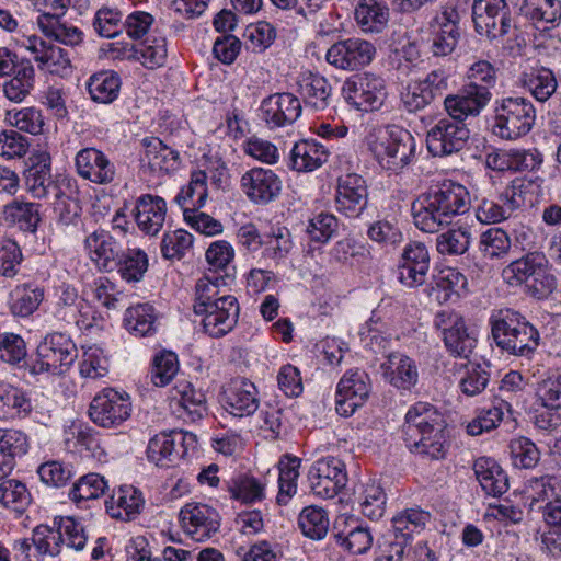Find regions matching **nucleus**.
Listing matches in <instances>:
<instances>
[{
  "instance_id": "f257e3e1",
  "label": "nucleus",
  "mask_w": 561,
  "mask_h": 561,
  "mask_svg": "<svg viewBox=\"0 0 561 561\" xmlns=\"http://www.w3.org/2000/svg\"><path fill=\"white\" fill-rule=\"evenodd\" d=\"M470 208V195L458 183L445 181L420 194L411 205L414 226L426 233H436L451 224L456 216Z\"/></svg>"
},
{
  "instance_id": "f03ea898",
  "label": "nucleus",
  "mask_w": 561,
  "mask_h": 561,
  "mask_svg": "<svg viewBox=\"0 0 561 561\" xmlns=\"http://www.w3.org/2000/svg\"><path fill=\"white\" fill-rule=\"evenodd\" d=\"M445 428L442 412L435 405L420 401L405 413L403 440L411 453L438 460L446 455Z\"/></svg>"
},
{
  "instance_id": "7ed1b4c3",
  "label": "nucleus",
  "mask_w": 561,
  "mask_h": 561,
  "mask_svg": "<svg viewBox=\"0 0 561 561\" xmlns=\"http://www.w3.org/2000/svg\"><path fill=\"white\" fill-rule=\"evenodd\" d=\"M468 82L457 94L445 98L444 106L455 118L477 116L491 100L490 88L496 82V70L486 60L474 62L467 73Z\"/></svg>"
},
{
  "instance_id": "20e7f679",
  "label": "nucleus",
  "mask_w": 561,
  "mask_h": 561,
  "mask_svg": "<svg viewBox=\"0 0 561 561\" xmlns=\"http://www.w3.org/2000/svg\"><path fill=\"white\" fill-rule=\"evenodd\" d=\"M491 327L494 343L510 355L529 356L539 345L538 330L517 311L500 310L491 318Z\"/></svg>"
},
{
  "instance_id": "39448f33",
  "label": "nucleus",
  "mask_w": 561,
  "mask_h": 561,
  "mask_svg": "<svg viewBox=\"0 0 561 561\" xmlns=\"http://www.w3.org/2000/svg\"><path fill=\"white\" fill-rule=\"evenodd\" d=\"M367 145L378 163L392 172L404 169L416 149L410 131L396 125L374 129L367 136Z\"/></svg>"
},
{
  "instance_id": "423d86ee",
  "label": "nucleus",
  "mask_w": 561,
  "mask_h": 561,
  "mask_svg": "<svg viewBox=\"0 0 561 561\" xmlns=\"http://www.w3.org/2000/svg\"><path fill=\"white\" fill-rule=\"evenodd\" d=\"M428 520L430 514L419 508H408L392 517V528L377 540L375 561H403L413 534Z\"/></svg>"
},
{
  "instance_id": "0eeeda50",
  "label": "nucleus",
  "mask_w": 561,
  "mask_h": 561,
  "mask_svg": "<svg viewBox=\"0 0 561 561\" xmlns=\"http://www.w3.org/2000/svg\"><path fill=\"white\" fill-rule=\"evenodd\" d=\"M493 133L502 139H517L528 134L536 119L533 103L523 96L496 99L493 107Z\"/></svg>"
},
{
  "instance_id": "6e6552de",
  "label": "nucleus",
  "mask_w": 561,
  "mask_h": 561,
  "mask_svg": "<svg viewBox=\"0 0 561 561\" xmlns=\"http://www.w3.org/2000/svg\"><path fill=\"white\" fill-rule=\"evenodd\" d=\"M503 278L511 286L526 284L538 298L556 288V277L548 271V260L541 252H529L511 262L503 270Z\"/></svg>"
},
{
  "instance_id": "1a4fd4ad",
  "label": "nucleus",
  "mask_w": 561,
  "mask_h": 561,
  "mask_svg": "<svg viewBox=\"0 0 561 561\" xmlns=\"http://www.w3.org/2000/svg\"><path fill=\"white\" fill-rule=\"evenodd\" d=\"M77 357V347L69 336L51 333L38 344L31 373L59 376L69 370Z\"/></svg>"
},
{
  "instance_id": "9d476101",
  "label": "nucleus",
  "mask_w": 561,
  "mask_h": 561,
  "mask_svg": "<svg viewBox=\"0 0 561 561\" xmlns=\"http://www.w3.org/2000/svg\"><path fill=\"white\" fill-rule=\"evenodd\" d=\"M342 92L348 104L363 112L379 110L388 94L385 79L371 72L348 78Z\"/></svg>"
},
{
  "instance_id": "9b49d317",
  "label": "nucleus",
  "mask_w": 561,
  "mask_h": 561,
  "mask_svg": "<svg viewBox=\"0 0 561 561\" xmlns=\"http://www.w3.org/2000/svg\"><path fill=\"white\" fill-rule=\"evenodd\" d=\"M472 21L477 33L490 39L505 36L513 26L506 0H473Z\"/></svg>"
},
{
  "instance_id": "f8f14e48",
  "label": "nucleus",
  "mask_w": 561,
  "mask_h": 561,
  "mask_svg": "<svg viewBox=\"0 0 561 561\" xmlns=\"http://www.w3.org/2000/svg\"><path fill=\"white\" fill-rule=\"evenodd\" d=\"M196 435L191 432H161L150 438L147 447L149 461L159 467H169L175 460L184 458L196 447Z\"/></svg>"
},
{
  "instance_id": "ddd939ff",
  "label": "nucleus",
  "mask_w": 561,
  "mask_h": 561,
  "mask_svg": "<svg viewBox=\"0 0 561 561\" xmlns=\"http://www.w3.org/2000/svg\"><path fill=\"white\" fill-rule=\"evenodd\" d=\"M131 412L130 398L113 388L98 393L89 408L92 422L104 428H115L129 419Z\"/></svg>"
},
{
  "instance_id": "4468645a",
  "label": "nucleus",
  "mask_w": 561,
  "mask_h": 561,
  "mask_svg": "<svg viewBox=\"0 0 561 561\" xmlns=\"http://www.w3.org/2000/svg\"><path fill=\"white\" fill-rule=\"evenodd\" d=\"M466 118L439 119L426 135V146L428 151L435 157L449 156L460 151L467 144L470 131L463 121Z\"/></svg>"
},
{
  "instance_id": "2eb2a0df",
  "label": "nucleus",
  "mask_w": 561,
  "mask_h": 561,
  "mask_svg": "<svg viewBox=\"0 0 561 561\" xmlns=\"http://www.w3.org/2000/svg\"><path fill=\"white\" fill-rule=\"evenodd\" d=\"M376 56L375 45L359 37H350L332 44L327 61L336 69L354 71L368 66Z\"/></svg>"
},
{
  "instance_id": "dca6fc26",
  "label": "nucleus",
  "mask_w": 561,
  "mask_h": 561,
  "mask_svg": "<svg viewBox=\"0 0 561 561\" xmlns=\"http://www.w3.org/2000/svg\"><path fill=\"white\" fill-rule=\"evenodd\" d=\"M25 185L27 192L34 198H48L60 194L66 186L71 190V180L64 179L61 182L54 180L51 175V158L47 151H37L30 157V168L25 173Z\"/></svg>"
},
{
  "instance_id": "f3484780",
  "label": "nucleus",
  "mask_w": 561,
  "mask_h": 561,
  "mask_svg": "<svg viewBox=\"0 0 561 561\" xmlns=\"http://www.w3.org/2000/svg\"><path fill=\"white\" fill-rule=\"evenodd\" d=\"M525 181L514 180L495 198H481L474 206L476 217L481 224H497L510 218L524 204Z\"/></svg>"
},
{
  "instance_id": "a211bd4d",
  "label": "nucleus",
  "mask_w": 561,
  "mask_h": 561,
  "mask_svg": "<svg viewBox=\"0 0 561 561\" xmlns=\"http://www.w3.org/2000/svg\"><path fill=\"white\" fill-rule=\"evenodd\" d=\"M311 492L322 499H333L347 482L345 465L335 457L317 460L308 472Z\"/></svg>"
},
{
  "instance_id": "6ab92c4d",
  "label": "nucleus",
  "mask_w": 561,
  "mask_h": 561,
  "mask_svg": "<svg viewBox=\"0 0 561 561\" xmlns=\"http://www.w3.org/2000/svg\"><path fill=\"white\" fill-rule=\"evenodd\" d=\"M203 316L205 332L211 337H222L237 324L239 317V304L234 296L222 295L221 300L194 311Z\"/></svg>"
},
{
  "instance_id": "aec40b11",
  "label": "nucleus",
  "mask_w": 561,
  "mask_h": 561,
  "mask_svg": "<svg viewBox=\"0 0 561 561\" xmlns=\"http://www.w3.org/2000/svg\"><path fill=\"white\" fill-rule=\"evenodd\" d=\"M84 249L91 262L102 273H112L117 270V262L123 255V244L108 231L99 229L84 239Z\"/></svg>"
},
{
  "instance_id": "412c9836",
  "label": "nucleus",
  "mask_w": 561,
  "mask_h": 561,
  "mask_svg": "<svg viewBox=\"0 0 561 561\" xmlns=\"http://www.w3.org/2000/svg\"><path fill=\"white\" fill-rule=\"evenodd\" d=\"M75 168L80 178L98 185H108L116 178L114 162L94 147H87L77 152Z\"/></svg>"
},
{
  "instance_id": "4be33fe9",
  "label": "nucleus",
  "mask_w": 561,
  "mask_h": 561,
  "mask_svg": "<svg viewBox=\"0 0 561 561\" xmlns=\"http://www.w3.org/2000/svg\"><path fill=\"white\" fill-rule=\"evenodd\" d=\"M241 187L251 202L266 205L279 196L283 182L271 169L252 168L242 175Z\"/></svg>"
},
{
  "instance_id": "5701e85b",
  "label": "nucleus",
  "mask_w": 561,
  "mask_h": 561,
  "mask_svg": "<svg viewBox=\"0 0 561 561\" xmlns=\"http://www.w3.org/2000/svg\"><path fill=\"white\" fill-rule=\"evenodd\" d=\"M368 191L363 176L347 173L337 180L335 205L336 209L347 217L356 218L367 206Z\"/></svg>"
},
{
  "instance_id": "b1692460",
  "label": "nucleus",
  "mask_w": 561,
  "mask_h": 561,
  "mask_svg": "<svg viewBox=\"0 0 561 561\" xmlns=\"http://www.w3.org/2000/svg\"><path fill=\"white\" fill-rule=\"evenodd\" d=\"M185 531L195 541L209 539L219 529L220 517L216 510L199 503H188L180 511Z\"/></svg>"
},
{
  "instance_id": "393cba45",
  "label": "nucleus",
  "mask_w": 561,
  "mask_h": 561,
  "mask_svg": "<svg viewBox=\"0 0 561 561\" xmlns=\"http://www.w3.org/2000/svg\"><path fill=\"white\" fill-rule=\"evenodd\" d=\"M333 536L339 546L353 554L366 553L374 542L370 528L353 516H339L333 524Z\"/></svg>"
},
{
  "instance_id": "a878e982",
  "label": "nucleus",
  "mask_w": 561,
  "mask_h": 561,
  "mask_svg": "<svg viewBox=\"0 0 561 561\" xmlns=\"http://www.w3.org/2000/svg\"><path fill=\"white\" fill-rule=\"evenodd\" d=\"M226 410L238 417L252 415L260 405L255 385L245 378L232 379L222 392Z\"/></svg>"
},
{
  "instance_id": "bb28decb",
  "label": "nucleus",
  "mask_w": 561,
  "mask_h": 561,
  "mask_svg": "<svg viewBox=\"0 0 561 561\" xmlns=\"http://www.w3.org/2000/svg\"><path fill=\"white\" fill-rule=\"evenodd\" d=\"M458 18L455 8H446L432 24L430 47L434 56L443 57L454 51L460 36Z\"/></svg>"
},
{
  "instance_id": "cd10ccee",
  "label": "nucleus",
  "mask_w": 561,
  "mask_h": 561,
  "mask_svg": "<svg viewBox=\"0 0 561 561\" xmlns=\"http://www.w3.org/2000/svg\"><path fill=\"white\" fill-rule=\"evenodd\" d=\"M380 369L385 380L399 390H411L419 381L415 362L400 352L389 353Z\"/></svg>"
},
{
  "instance_id": "c85d7f7f",
  "label": "nucleus",
  "mask_w": 561,
  "mask_h": 561,
  "mask_svg": "<svg viewBox=\"0 0 561 561\" xmlns=\"http://www.w3.org/2000/svg\"><path fill=\"white\" fill-rule=\"evenodd\" d=\"M261 111L262 118L270 126L280 127L298 119L301 104L291 93H276L263 100Z\"/></svg>"
},
{
  "instance_id": "c756f323",
  "label": "nucleus",
  "mask_w": 561,
  "mask_h": 561,
  "mask_svg": "<svg viewBox=\"0 0 561 561\" xmlns=\"http://www.w3.org/2000/svg\"><path fill=\"white\" fill-rule=\"evenodd\" d=\"M134 215L137 226L142 232L156 236L165 221L167 203L160 196L144 194L136 199Z\"/></svg>"
},
{
  "instance_id": "7c9ffc66",
  "label": "nucleus",
  "mask_w": 561,
  "mask_h": 561,
  "mask_svg": "<svg viewBox=\"0 0 561 561\" xmlns=\"http://www.w3.org/2000/svg\"><path fill=\"white\" fill-rule=\"evenodd\" d=\"M176 408L174 412L185 422H197L207 414L206 398L202 390L188 381H180L174 387Z\"/></svg>"
},
{
  "instance_id": "2f4dec72",
  "label": "nucleus",
  "mask_w": 561,
  "mask_h": 561,
  "mask_svg": "<svg viewBox=\"0 0 561 561\" xmlns=\"http://www.w3.org/2000/svg\"><path fill=\"white\" fill-rule=\"evenodd\" d=\"M328 148L316 139H302L290 150V167L299 172H310L328 161Z\"/></svg>"
},
{
  "instance_id": "473e14b6",
  "label": "nucleus",
  "mask_w": 561,
  "mask_h": 561,
  "mask_svg": "<svg viewBox=\"0 0 561 561\" xmlns=\"http://www.w3.org/2000/svg\"><path fill=\"white\" fill-rule=\"evenodd\" d=\"M145 157L153 172L170 174L180 169L182 160L178 150L156 137L145 138Z\"/></svg>"
},
{
  "instance_id": "72a5a7b5",
  "label": "nucleus",
  "mask_w": 561,
  "mask_h": 561,
  "mask_svg": "<svg viewBox=\"0 0 561 561\" xmlns=\"http://www.w3.org/2000/svg\"><path fill=\"white\" fill-rule=\"evenodd\" d=\"M389 8L383 0H359L354 18L364 33H380L389 22Z\"/></svg>"
},
{
  "instance_id": "f704fd0d",
  "label": "nucleus",
  "mask_w": 561,
  "mask_h": 561,
  "mask_svg": "<svg viewBox=\"0 0 561 561\" xmlns=\"http://www.w3.org/2000/svg\"><path fill=\"white\" fill-rule=\"evenodd\" d=\"M144 503L140 491L131 485H123L106 501V512L113 518L127 522L136 518Z\"/></svg>"
},
{
  "instance_id": "c9c22d12",
  "label": "nucleus",
  "mask_w": 561,
  "mask_h": 561,
  "mask_svg": "<svg viewBox=\"0 0 561 561\" xmlns=\"http://www.w3.org/2000/svg\"><path fill=\"white\" fill-rule=\"evenodd\" d=\"M473 470L481 488L489 495L500 496L508 490V478L494 459L488 457L477 459Z\"/></svg>"
},
{
  "instance_id": "e433bc0d",
  "label": "nucleus",
  "mask_w": 561,
  "mask_h": 561,
  "mask_svg": "<svg viewBox=\"0 0 561 561\" xmlns=\"http://www.w3.org/2000/svg\"><path fill=\"white\" fill-rule=\"evenodd\" d=\"M37 25L47 37L66 46L76 47L83 43V32L75 25L62 22L57 14H41Z\"/></svg>"
},
{
  "instance_id": "4c0bfd02",
  "label": "nucleus",
  "mask_w": 561,
  "mask_h": 561,
  "mask_svg": "<svg viewBox=\"0 0 561 561\" xmlns=\"http://www.w3.org/2000/svg\"><path fill=\"white\" fill-rule=\"evenodd\" d=\"M41 204L14 201L4 206L2 215L10 225H18L23 231L35 233L41 222Z\"/></svg>"
},
{
  "instance_id": "58836bf2",
  "label": "nucleus",
  "mask_w": 561,
  "mask_h": 561,
  "mask_svg": "<svg viewBox=\"0 0 561 561\" xmlns=\"http://www.w3.org/2000/svg\"><path fill=\"white\" fill-rule=\"evenodd\" d=\"M520 82L539 102H546L556 92L558 82L554 73L545 67L533 68L524 72Z\"/></svg>"
},
{
  "instance_id": "ea45409f",
  "label": "nucleus",
  "mask_w": 561,
  "mask_h": 561,
  "mask_svg": "<svg viewBox=\"0 0 561 561\" xmlns=\"http://www.w3.org/2000/svg\"><path fill=\"white\" fill-rule=\"evenodd\" d=\"M127 58H134L149 69L159 68L167 60V39L164 37H151L133 45Z\"/></svg>"
},
{
  "instance_id": "a19ab883",
  "label": "nucleus",
  "mask_w": 561,
  "mask_h": 561,
  "mask_svg": "<svg viewBox=\"0 0 561 561\" xmlns=\"http://www.w3.org/2000/svg\"><path fill=\"white\" fill-rule=\"evenodd\" d=\"M32 496L25 483L14 478L0 479V504L22 514L31 504Z\"/></svg>"
},
{
  "instance_id": "79ce46f5",
  "label": "nucleus",
  "mask_w": 561,
  "mask_h": 561,
  "mask_svg": "<svg viewBox=\"0 0 561 561\" xmlns=\"http://www.w3.org/2000/svg\"><path fill=\"white\" fill-rule=\"evenodd\" d=\"M44 298V290L38 286L23 284L10 294V310L16 317H28L37 310Z\"/></svg>"
},
{
  "instance_id": "37998d69",
  "label": "nucleus",
  "mask_w": 561,
  "mask_h": 561,
  "mask_svg": "<svg viewBox=\"0 0 561 561\" xmlns=\"http://www.w3.org/2000/svg\"><path fill=\"white\" fill-rule=\"evenodd\" d=\"M121 87L119 77L113 71H101L90 77L88 91L96 103L108 104L117 99Z\"/></svg>"
},
{
  "instance_id": "c03bdc74",
  "label": "nucleus",
  "mask_w": 561,
  "mask_h": 561,
  "mask_svg": "<svg viewBox=\"0 0 561 561\" xmlns=\"http://www.w3.org/2000/svg\"><path fill=\"white\" fill-rule=\"evenodd\" d=\"M154 308L149 304L129 307L124 317V325L135 336L151 335L156 331Z\"/></svg>"
},
{
  "instance_id": "a18cd8bd",
  "label": "nucleus",
  "mask_w": 561,
  "mask_h": 561,
  "mask_svg": "<svg viewBox=\"0 0 561 561\" xmlns=\"http://www.w3.org/2000/svg\"><path fill=\"white\" fill-rule=\"evenodd\" d=\"M519 14L533 24L539 22L554 23L561 19V1L559 0H523Z\"/></svg>"
},
{
  "instance_id": "49530a36",
  "label": "nucleus",
  "mask_w": 561,
  "mask_h": 561,
  "mask_svg": "<svg viewBox=\"0 0 561 561\" xmlns=\"http://www.w3.org/2000/svg\"><path fill=\"white\" fill-rule=\"evenodd\" d=\"M207 198V174L198 170L191 174L190 183L182 187L175 197L178 205L185 208H201L205 205Z\"/></svg>"
},
{
  "instance_id": "de8ad7c7",
  "label": "nucleus",
  "mask_w": 561,
  "mask_h": 561,
  "mask_svg": "<svg viewBox=\"0 0 561 561\" xmlns=\"http://www.w3.org/2000/svg\"><path fill=\"white\" fill-rule=\"evenodd\" d=\"M228 491L232 499L245 504L261 502L265 497V485L255 477L244 473L231 479Z\"/></svg>"
},
{
  "instance_id": "09e8293b",
  "label": "nucleus",
  "mask_w": 561,
  "mask_h": 561,
  "mask_svg": "<svg viewBox=\"0 0 561 561\" xmlns=\"http://www.w3.org/2000/svg\"><path fill=\"white\" fill-rule=\"evenodd\" d=\"M300 462L301 460L298 457L288 455L284 456L278 462L279 492L277 494V502L280 505H285L288 499L297 491Z\"/></svg>"
},
{
  "instance_id": "8fccbe9b",
  "label": "nucleus",
  "mask_w": 561,
  "mask_h": 561,
  "mask_svg": "<svg viewBox=\"0 0 561 561\" xmlns=\"http://www.w3.org/2000/svg\"><path fill=\"white\" fill-rule=\"evenodd\" d=\"M119 276L126 282H139L148 270V256L138 248H127L117 262Z\"/></svg>"
},
{
  "instance_id": "3c124183",
  "label": "nucleus",
  "mask_w": 561,
  "mask_h": 561,
  "mask_svg": "<svg viewBox=\"0 0 561 561\" xmlns=\"http://www.w3.org/2000/svg\"><path fill=\"white\" fill-rule=\"evenodd\" d=\"M298 525L306 537L320 540L328 534L330 523L323 508L311 505L301 511Z\"/></svg>"
},
{
  "instance_id": "603ef678",
  "label": "nucleus",
  "mask_w": 561,
  "mask_h": 561,
  "mask_svg": "<svg viewBox=\"0 0 561 561\" xmlns=\"http://www.w3.org/2000/svg\"><path fill=\"white\" fill-rule=\"evenodd\" d=\"M4 122L31 135L42 134L45 124L42 112L33 106L5 111Z\"/></svg>"
},
{
  "instance_id": "864d4df0",
  "label": "nucleus",
  "mask_w": 561,
  "mask_h": 561,
  "mask_svg": "<svg viewBox=\"0 0 561 561\" xmlns=\"http://www.w3.org/2000/svg\"><path fill=\"white\" fill-rule=\"evenodd\" d=\"M263 254L279 262L290 252L293 242L290 231L286 227H272L268 233L264 234Z\"/></svg>"
},
{
  "instance_id": "5fc2aeb1",
  "label": "nucleus",
  "mask_w": 561,
  "mask_h": 561,
  "mask_svg": "<svg viewBox=\"0 0 561 561\" xmlns=\"http://www.w3.org/2000/svg\"><path fill=\"white\" fill-rule=\"evenodd\" d=\"M300 90L306 102L314 108L323 110L328 106V100L332 89L324 77L310 75L301 82Z\"/></svg>"
},
{
  "instance_id": "6e6d98bb",
  "label": "nucleus",
  "mask_w": 561,
  "mask_h": 561,
  "mask_svg": "<svg viewBox=\"0 0 561 561\" xmlns=\"http://www.w3.org/2000/svg\"><path fill=\"white\" fill-rule=\"evenodd\" d=\"M122 18L118 9L103 5L95 12L92 26L99 36L113 38L123 32Z\"/></svg>"
},
{
  "instance_id": "4d7b16f0",
  "label": "nucleus",
  "mask_w": 561,
  "mask_h": 561,
  "mask_svg": "<svg viewBox=\"0 0 561 561\" xmlns=\"http://www.w3.org/2000/svg\"><path fill=\"white\" fill-rule=\"evenodd\" d=\"M337 394L366 401L370 391L369 378L365 371L348 370L337 383Z\"/></svg>"
},
{
  "instance_id": "13d9d810",
  "label": "nucleus",
  "mask_w": 561,
  "mask_h": 561,
  "mask_svg": "<svg viewBox=\"0 0 561 561\" xmlns=\"http://www.w3.org/2000/svg\"><path fill=\"white\" fill-rule=\"evenodd\" d=\"M510 453L516 468L530 469L540 460V451L536 444L524 436L511 440Z\"/></svg>"
},
{
  "instance_id": "bf43d9fd",
  "label": "nucleus",
  "mask_w": 561,
  "mask_h": 561,
  "mask_svg": "<svg viewBox=\"0 0 561 561\" xmlns=\"http://www.w3.org/2000/svg\"><path fill=\"white\" fill-rule=\"evenodd\" d=\"M511 239L506 231L501 228H490L480 237V250L484 257L501 259L511 249Z\"/></svg>"
},
{
  "instance_id": "052dcab7",
  "label": "nucleus",
  "mask_w": 561,
  "mask_h": 561,
  "mask_svg": "<svg viewBox=\"0 0 561 561\" xmlns=\"http://www.w3.org/2000/svg\"><path fill=\"white\" fill-rule=\"evenodd\" d=\"M28 450V439L25 433L19 430L0 428V461H11L15 465V457L23 456Z\"/></svg>"
},
{
  "instance_id": "680f3d73",
  "label": "nucleus",
  "mask_w": 561,
  "mask_h": 561,
  "mask_svg": "<svg viewBox=\"0 0 561 561\" xmlns=\"http://www.w3.org/2000/svg\"><path fill=\"white\" fill-rule=\"evenodd\" d=\"M471 241L470 232L467 229H449L436 238V249L444 255L463 254Z\"/></svg>"
},
{
  "instance_id": "e2e57ef3",
  "label": "nucleus",
  "mask_w": 561,
  "mask_h": 561,
  "mask_svg": "<svg viewBox=\"0 0 561 561\" xmlns=\"http://www.w3.org/2000/svg\"><path fill=\"white\" fill-rule=\"evenodd\" d=\"M504 409L508 410V404L504 400H501L496 405L481 410L478 415L468 423V434L477 436L483 432L495 428L503 419Z\"/></svg>"
},
{
  "instance_id": "0e129e2a",
  "label": "nucleus",
  "mask_w": 561,
  "mask_h": 561,
  "mask_svg": "<svg viewBox=\"0 0 561 561\" xmlns=\"http://www.w3.org/2000/svg\"><path fill=\"white\" fill-rule=\"evenodd\" d=\"M107 489V482L98 473H89L82 477L73 484L69 496L72 501L79 503L81 501L94 500L104 494Z\"/></svg>"
},
{
  "instance_id": "69168bd1",
  "label": "nucleus",
  "mask_w": 561,
  "mask_h": 561,
  "mask_svg": "<svg viewBox=\"0 0 561 561\" xmlns=\"http://www.w3.org/2000/svg\"><path fill=\"white\" fill-rule=\"evenodd\" d=\"M37 62L42 69L60 77L68 76L71 72V59L69 53L56 45L50 44L44 55H39L37 57Z\"/></svg>"
},
{
  "instance_id": "338daca9",
  "label": "nucleus",
  "mask_w": 561,
  "mask_h": 561,
  "mask_svg": "<svg viewBox=\"0 0 561 561\" xmlns=\"http://www.w3.org/2000/svg\"><path fill=\"white\" fill-rule=\"evenodd\" d=\"M503 158L505 168L518 172L534 171L542 163V154L537 149H510Z\"/></svg>"
},
{
  "instance_id": "774afa93",
  "label": "nucleus",
  "mask_w": 561,
  "mask_h": 561,
  "mask_svg": "<svg viewBox=\"0 0 561 561\" xmlns=\"http://www.w3.org/2000/svg\"><path fill=\"white\" fill-rule=\"evenodd\" d=\"M529 489L534 501L549 504L561 497V479L552 474L534 478L529 481Z\"/></svg>"
}]
</instances>
